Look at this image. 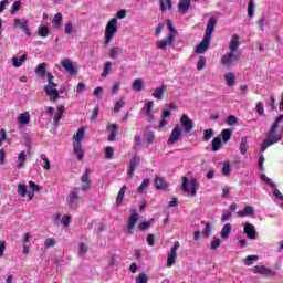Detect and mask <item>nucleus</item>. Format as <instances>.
<instances>
[{
    "label": "nucleus",
    "instance_id": "nucleus-1",
    "mask_svg": "<svg viewBox=\"0 0 283 283\" xmlns=\"http://www.w3.org/2000/svg\"><path fill=\"white\" fill-rule=\"evenodd\" d=\"M216 23H218V21L216 20V18L211 17L207 23L206 33L201 43L195 48V54H205V52L209 50V43H211V35L216 30Z\"/></svg>",
    "mask_w": 283,
    "mask_h": 283
},
{
    "label": "nucleus",
    "instance_id": "nucleus-2",
    "mask_svg": "<svg viewBox=\"0 0 283 283\" xmlns=\"http://www.w3.org/2000/svg\"><path fill=\"white\" fill-rule=\"evenodd\" d=\"M85 126H82L77 129L76 134L73 136V151L77 156V160L83 161L84 151H83V138H85Z\"/></svg>",
    "mask_w": 283,
    "mask_h": 283
},
{
    "label": "nucleus",
    "instance_id": "nucleus-3",
    "mask_svg": "<svg viewBox=\"0 0 283 283\" xmlns=\"http://www.w3.org/2000/svg\"><path fill=\"white\" fill-rule=\"evenodd\" d=\"M118 34V18H112L105 27L104 30V45L107 48L112 41H114V36Z\"/></svg>",
    "mask_w": 283,
    "mask_h": 283
},
{
    "label": "nucleus",
    "instance_id": "nucleus-4",
    "mask_svg": "<svg viewBox=\"0 0 283 283\" xmlns=\"http://www.w3.org/2000/svg\"><path fill=\"white\" fill-rule=\"evenodd\" d=\"M166 25L168 28L167 39L157 42V49L163 50V52H167L168 45H174V41H176V36L178 35V31H176V28H174L171 20H167Z\"/></svg>",
    "mask_w": 283,
    "mask_h": 283
},
{
    "label": "nucleus",
    "instance_id": "nucleus-5",
    "mask_svg": "<svg viewBox=\"0 0 283 283\" xmlns=\"http://www.w3.org/2000/svg\"><path fill=\"white\" fill-rule=\"evenodd\" d=\"M261 180H263V182H266V185H269L270 188L272 189V193H273L274 198H276V200H277L276 205L279 207H283V195L277 189V185H275V182H273V180L271 178H269L265 174L261 175Z\"/></svg>",
    "mask_w": 283,
    "mask_h": 283
},
{
    "label": "nucleus",
    "instance_id": "nucleus-6",
    "mask_svg": "<svg viewBox=\"0 0 283 283\" xmlns=\"http://www.w3.org/2000/svg\"><path fill=\"white\" fill-rule=\"evenodd\" d=\"M200 187V184L196 178L190 179V187H189V178L188 177H182V184H181V189L186 193H191V196H196L198 193V188Z\"/></svg>",
    "mask_w": 283,
    "mask_h": 283
},
{
    "label": "nucleus",
    "instance_id": "nucleus-7",
    "mask_svg": "<svg viewBox=\"0 0 283 283\" xmlns=\"http://www.w3.org/2000/svg\"><path fill=\"white\" fill-rule=\"evenodd\" d=\"M155 113H156V109H154V101H150V99L144 101V106L140 109L142 116H145L148 123H151L155 119L154 117Z\"/></svg>",
    "mask_w": 283,
    "mask_h": 283
},
{
    "label": "nucleus",
    "instance_id": "nucleus-8",
    "mask_svg": "<svg viewBox=\"0 0 283 283\" xmlns=\"http://www.w3.org/2000/svg\"><path fill=\"white\" fill-rule=\"evenodd\" d=\"M138 212L136 211V209L132 208L130 209V217L127 221V233L128 235H132L134 233V229H136V224L138 223Z\"/></svg>",
    "mask_w": 283,
    "mask_h": 283
},
{
    "label": "nucleus",
    "instance_id": "nucleus-9",
    "mask_svg": "<svg viewBox=\"0 0 283 283\" xmlns=\"http://www.w3.org/2000/svg\"><path fill=\"white\" fill-rule=\"evenodd\" d=\"M178 249H180V242L176 241L170 249L167 258V266L171 269L176 264V260L178 259Z\"/></svg>",
    "mask_w": 283,
    "mask_h": 283
},
{
    "label": "nucleus",
    "instance_id": "nucleus-10",
    "mask_svg": "<svg viewBox=\"0 0 283 283\" xmlns=\"http://www.w3.org/2000/svg\"><path fill=\"white\" fill-rule=\"evenodd\" d=\"M235 61H238V56L233 51H230L221 56L220 63L223 67H233Z\"/></svg>",
    "mask_w": 283,
    "mask_h": 283
},
{
    "label": "nucleus",
    "instance_id": "nucleus-11",
    "mask_svg": "<svg viewBox=\"0 0 283 283\" xmlns=\"http://www.w3.org/2000/svg\"><path fill=\"white\" fill-rule=\"evenodd\" d=\"M179 140H182V128L177 124L168 137L167 145H176Z\"/></svg>",
    "mask_w": 283,
    "mask_h": 283
},
{
    "label": "nucleus",
    "instance_id": "nucleus-12",
    "mask_svg": "<svg viewBox=\"0 0 283 283\" xmlns=\"http://www.w3.org/2000/svg\"><path fill=\"white\" fill-rule=\"evenodd\" d=\"M52 222L55 224V227H59L62 224V227L67 228L70 227V216L61 214V212H56L52 217Z\"/></svg>",
    "mask_w": 283,
    "mask_h": 283
},
{
    "label": "nucleus",
    "instance_id": "nucleus-13",
    "mask_svg": "<svg viewBox=\"0 0 283 283\" xmlns=\"http://www.w3.org/2000/svg\"><path fill=\"white\" fill-rule=\"evenodd\" d=\"M90 176H92V170L90 168H85V170L81 177L82 191H90V189H92V180L90 179Z\"/></svg>",
    "mask_w": 283,
    "mask_h": 283
},
{
    "label": "nucleus",
    "instance_id": "nucleus-14",
    "mask_svg": "<svg viewBox=\"0 0 283 283\" xmlns=\"http://www.w3.org/2000/svg\"><path fill=\"white\" fill-rule=\"evenodd\" d=\"M181 126L184 127V133L189 134L193 130V127H196V124L192 122L191 118H189V115L184 114L180 117Z\"/></svg>",
    "mask_w": 283,
    "mask_h": 283
},
{
    "label": "nucleus",
    "instance_id": "nucleus-15",
    "mask_svg": "<svg viewBox=\"0 0 283 283\" xmlns=\"http://www.w3.org/2000/svg\"><path fill=\"white\" fill-rule=\"evenodd\" d=\"M28 24L29 22L25 19L17 18L13 20V28H19L20 30H23L24 34H27V36H30L32 32H30Z\"/></svg>",
    "mask_w": 283,
    "mask_h": 283
},
{
    "label": "nucleus",
    "instance_id": "nucleus-16",
    "mask_svg": "<svg viewBox=\"0 0 283 283\" xmlns=\"http://www.w3.org/2000/svg\"><path fill=\"white\" fill-rule=\"evenodd\" d=\"M57 86H44V92L46 96H49L50 101L53 103H56L61 98V95L59 94Z\"/></svg>",
    "mask_w": 283,
    "mask_h": 283
},
{
    "label": "nucleus",
    "instance_id": "nucleus-17",
    "mask_svg": "<svg viewBox=\"0 0 283 283\" xmlns=\"http://www.w3.org/2000/svg\"><path fill=\"white\" fill-rule=\"evenodd\" d=\"M106 129L109 132V143H114L116 140V134H118V124H108Z\"/></svg>",
    "mask_w": 283,
    "mask_h": 283
},
{
    "label": "nucleus",
    "instance_id": "nucleus-18",
    "mask_svg": "<svg viewBox=\"0 0 283 283\" xmlns=\"http://www.w3.org/2000/svg\"><path fill=\"white\" fill-rule=\"evenodd\" d=\"M243 233H245L249 240H255V226L251 223H245L243 228Z\"/></svg>",
    "mask_w": 283,
    "mask_h": 283
},
{
    "label": "nucleus",
    "instance_id": "nucleus-19",
    "mask_svg": "<svg viewBox=\"0 0 283 283\" xmlns=\"http://www.w3.org/2000/svg\"><path fill=\"white\" fill-rule=\"evenodd\" d=\"M224 81L228 87H235L238 85V81L235 80V73L233 72L226 73Z\"/></svg>",
    "mask_w": 283,
    "mask_h": 283
},
{
    "label": "nucleus",
    "instance_id": "nucleus-20",
    "mask_svg": "<svg viewBox=\"0 0 283 283\" xmlns=\"http://www.w3.org/2000/svg\"><path fill=\"white\" fill-rule=\"evenodd\" d=\"M25 163H28V155L25 154V151H21L18 155V160L15 163L17 169H24L25 168Z\"/></svg>",
    "mask_w": 283,
    "mask_h": 283
},
{
    "label": "nucleus",
    "instance_id": "nucleus-21",
    "mask_svg": "<svg viewBox=\"0 0 283 283\" xmlns=\"http://www.w3.org/2000/svg\"><path fill=\"white\" fill-rule=\"evenodd\" d=\"M30 113L29 112H24V113H21L19 116H18V125L19 127H25V125H29L30 124Z\"/></svg>",
    "mask_w": 283,
    "mask_h": 283
},
{
    "label": "nucleus",
    "instance_id": "nucleus-22",
    "mask_svg": "<svg viewBox=\"0 0 283 283\" xmlns=\"http://www.w3.org/2000/svg\"><path fill=\"white\" fill-rule=\"evenodd\" d=\"M239 48H240V36L234 33L230 40L229 50L230 52L235 53V50H238Z\"/></svg>",
    "mask_w": 283,
    "mask_h": 283
},
{
    "label": "nucleus",
    "instance_id": "nucleus-23",
    "mask_svg": "<svg viewBox=\"0 0 283 283\" xmlns=\"http://www.w3.org/2000/svg\"><path fill=\"white\" fill-rule=\"evenodd\" d=\"M165 92H167V86L161 85V86L155 88V91L153 93V97L156 98L157 101H163V98L165 96Z\"/></svg>",
    "mask_w": 283,
    "mask_h": 283
},
{
    "label": "nucleus",
    "instance_id": "nucleus-24",
    "mask_svg": "<svg viewBox=\"0 0 283 283\" xmlns=\"http://www.w3.org/2000/svg\"><path fill=\"white\" fill-rule=\"evenodd\" d=\"M237 213L239 218H247V216H253L255 210L251 206H245L243 210H239Z\"/></svg>",
    "mask_w": 283,
    "mask_h": 283
},
{
    "label": "nucleus",
    "instance_id": "nucleus-25",
    "mask_svg": "<svg viewBox=\"0 0 283 283\" xmlns=\"http://www.w3.org/2000/svg\"><path fill=\"white\" fill-rule=\"evenodd\" d=\"M123 54V48L120 46H113L109 49L108 56L109 59H118V56H122Z\"/></svg>",
    "mask_w": 283,
    "mask_h": 283
},
{
    "label": "nucleus",
    "instance_id": "nucleus-26",
    "mask_svg": "<svg viewBox=\"0 0 283 283\" xmlns=\"http://www.w3.org/2000/svg\"><path fill=\"white\" fill-rule=\"evenodd\" d=\"M132 90H134V92H143L145 90V82H143L142 78L134 80Z\"/></svg>",
    "mask_w": 283,
    "mask_h": 283
},
{
    "label": "nucleus",
    "instance_id": "nucleus-27",
    "mask_svg": "<svg viewBox=\"0 0 283 283\" xmlns=\"http://www.w3.org/2000/svg\"><path fill=\"white\" fill-rule=\"evenodd\" d=\"M155 187H156V189H167L168 184L165 180V178H163V176H156L155 177Z\"/></svg>",
    "mask_w": 283,
    "mask_h": 283
},
{
    "label": "nucleus",
    "instance_id": "nucleus-28",
    "mask_svg": "<svg viewBox=\"0 0 283 283\" xmlns=\"http://www.w3.org/2000/svg\"><path fill=\"white\" fill-rule=\"evenodd\" d=\"M231 231H232L231 223H226L221 229L222 240H228L229 235H231Z\"/></svg>",
    "mask_w": 283,
    "mask_h": 283
},
{
    "label": "nucleus",
    "instance_id": "nucleus-29",
    "mask_svg": "<svg viewBox=\"0 0 283 283\" xmlns=\"http://www.w3.org/2000/svg\"><path fill=\"white\" fill-rule=\"evenodd\" d=\"M127 191V186H123L119 191H118V195H117V198H116V205L117 207H120V205H123V200L125 198V192Z\"/></svg>",
    "mask_w": 283,
    "mask_h": 283
},
{
    "label": "nucleus",
    "instance_id": "nucleus-30",
    "mask_svg": "<svg viewBox=\"0 0 283 283\" xmlns=\"http://www.w3.org/2000/svg\"><path fill=\"white\" fill-rule=\"evenodd\" d=\"M222 147V137L218 136L212 139V148L211 151H220Z\"/></svg>",
    "mask_w": 283,
    "mask_h": 283
},
{
    "label": "nucleus",
    "instance_id": "nucleus-31",
    "mask_svg": "<svg viewBox=\"0 0 283 283\" xmlns=\"http://www.w3.org/2000/svg\"><path fill=\"white\" fill-rule=\"evenodd\" d=\"M63 114H65V107L57 106V113L53 118V125H59V122L63 118Z\"/></svg>",
    "mask_w": 283,
    "mask_h": 283
},
{
    "label": "nucleus",
    "instance_id": "nucleus-32",
    "mask_svg": "<svg viewBox=\"0 0 283 283\" xmlns=\"http://www.w3.org/2000/svg\"><path fill=\"white\" fill-rule=\"evenodd\" d=\"M90 250V248H87V244L85 243H80L78 244V249H77V255L78 258H83L85 259V256L87 255V251Z\"/></svg>",
    "mask_w": 283,
    "mask_h": 283
},
{
    "label": "nucleus",
    "instance_id": "nucleus-33",
    "mask_svg": "<svg viewBox=\"0 0 283 283\" xmlns=\"http://www.w3.org/2000/svg\"><path fill=\"white\" fill-rule=\"evenodd\" d=\"M190 6H191V0H180L179 1V10L184 13L189 11Z\"/></svg>",
    "mask_w": 283,
    "mask_h": 283
},
{
    "label": "nucleus",
    "instance_id": "nucleus-34",
    "mask_svg": "<svg viewBox=\"0 0 283 283\" xmlns=\"http://www.w3.org/2000/svg\"><path fill=\"white\" fill-rule=\"evenodd\" d=\"M231 136H233V132H231L229 128H226L221 132L223 143H229V140H231Z\"/></svg>",
    "mask_w": 283,
    "mask_h": 283
},
{
    "label": "nucleus",
    "instance_id": "nucleus-35",
    "mask_svg": "<svg viewBox=\"0 0 283 283\" xmlns=\"http://www.w3.org/2000/svg\"><path fill=\"white\" fill-rule=\"evenodd\" d=\"M159 6L161 12H167V10H171V0H160Z\"/></svg>",
    "mask_w": 283,
    "mask_h": 283
},
{
    "label": "nucleus",
    "instance_id": "nucleus-36",
    "mask_svg": "<svg viewBox=\"0 0 283 283\" xmlns=\"http://www.w3.org/2000/svg\"><path fill=\"white\" fill-rule=\"evenodd\" d=\"M149 185H151V180H149V178L144 179L140 186L138 187V193H145V189H148Z\"/></svg>",
    "mask_w": 283,
    "mask_h": 283
},
{
    "label": "nucleus",
    "instance_id": "nucleus-37",
    "mask_svg": "<svg viewBox=\"0 0 283 283\" xmlns=\"http://www.w3.org/2000/svg\"><path fill=\"white\" fill-rule=\"evenodd\" d=\"M27 59H28L27 55H21L20 57H13V62H12L13 67H21V65H23Z\"/></svg>",
    "mask_w": 283,
    "mask_h": 283
},
{
    "label": "nucleus",
    "instance_id": "nucleus-38",
    "mask_svg": "<svg viewBox=\"0 0 283 283\" xmlns=\"http://www.w3.org/2000/svg\"><path fill=\"white\" fill-rule=\"evenodd\" d=\"M38 34L39 36H42V39H45L50 35V29L45 25L39 27Z\"/></svg>",
    "mask_w": 283,
    "mask_h": 283
},
{
    "label": "nucleus",
    "instance_id": "nucleus-39",
    "mask_svg": "<svg viewBox=\"0 0 283 283\" xmlns=\"http://www.w3.org/2000/svg\"><path fill=\"white\" fill-rule=\"evenodd\" d=\"M61 65L62 67H64V70H66V72H69L70 74H72V61L69 59H63L61 61Z\"/></svg>",
    "mask_w": 283,
    "mask_h": 283
},
{
    "label": "nucleus",
    "instance_id": "nucleus-40",
    "mask_svg": "<svg viewBox=\"0 0 283 283\" xmlns=\"http://www.w3.org/2000/svg\"><path fill=\"white\" fill-rule=\"evenodd\" d=\"M18 196L25 198L28 196V188L23 184H18Z\"/></svg>",
    "mask_w": 283,
    "mask_h": 283
},
{
    "label": "nucleus",
    "instance_id": "nucleus-41",
    "mask_svg": "<svg viewBox=\"0 0 283 283\" xmlns=\"http://www.w3.org/2000/svg\"><path fill=\"white\" fill-rule=\"evenodd\" d=\"M45 67H48L46 63H41L36 66L35 73L38 74V76H45Z\"/></svg>",
    "mask_w": 283,
    "mask_h": 283
},
{
    "label": "nucleus",
    "instance_id": "nucleus-42",
    "mask_svg": "<svg viewBox=\"0 0 283 283\" xmlns=\"http://www.w3.org/2000/svg\"><path fill=\"white\" fill-rule=\"evenodd\" d=\"M111 72H112V63L109 61H106L104 63V69L102 72L103 78H105Z\"/></svg>",
    "mask_w": 283,
    "mask_h": 283
},
{
    "label": "nucleus",
    "instance_id": "nucleus-43",
    "mask_svg": "<svg viewBox=\"0 0 283 283\" xmlns=\"http://www.w3.org/2000/svg\"><path fill=\"white\" fill-rule=\"evenodd\" d=\"M248 144H249V140L247 139V137H242L240 143V153L242 154V156L247 154Z\"/></svg>",
    "mask_w": 283,
    "mask_h": 283
},
{
    "label": "nucleus",
    "instance_id": "nucleus-44",
    "mask_svg": "<svg viewBox=\"0 0 283 283\" xmlns=\"http://www.w3.org/2000/svg\"><path fill=\"white\" fill-rule=\"evenodd\" d=\"M253 273L259 275H264L266 272V266L264 265H255L252 268Z\"/></svg>",
    "mask_w": 283,
    "mask_h": 283
},
{
    "label": "nucleus",
    "instance_id": "nucleus-45",
    "mask_svg": "<svg viewBox=\"0 0 283 283\" xmlns=\"http://www.w3.org/2000/svg\"><path fill=\"white\" fill-rule=\"evenodd\" d=\"M253 262H258V255H248L243 261L245 266H251Z\"/></svg>",
    "mask_w": 283,
    "mask_h": 283
},
{
    "label": "nucleus",
    "instance_id": "nucleus-46",
    "mask_svg": "<svg viewBox=\"0 0 283 283\" xmlns=\"http://www.w3.org/2000/svg\"><path fill=\"white\" fill-rule=\"evenodd\" d=\"M151 224H154V219H151L150 221L140 222L138 229L139 231H147V229H149Z\"/></svg>",
    "mask_w": 283,
    "mask_h": 283
},
{
    "label": "nucleus",
    "instance_id": "nucleus-47",
    "mask_svg": "<svg viewBox=\"0 0 283 283\" xmlns=\"http://www.w3.org/2000/svg\"><path fill=\"white\" fill-rule=\"evenodd\" d=\"M222 175L223 176H230L231 175V164L229 161H226L223 164Z\"/></svg>",
    "mask_w": 283,
    "mask_h": 283
},
{
    "label": "nucleus",
    "instance_id": "nucleus-48",
    "mask_svg": "<svg viewBox=\"0 0 283 283\" xmlns=\"http://www.w3.org/2000/svg\"><path fill=\"white\" fill-rule=\"evenodd\" d=\"M206 65H207V59L205 56H199V60L197 62V70H205Z\"/></svg>",
    "mask_w": 283,
    "mask_h": 283
},
{
    "label": "nucleus",
    "instance_id": "nucleus-49",
    "mask_svg": "<svg viewBox=\"0 0 283 283\" xmlns=\"http://www.w3.org/2000/svg\"><path fill=\"white\" fill-rule=\"evenodd\" d=\"M220 244H222V240H220L219 238H213L212 242L210 243V248L212 251H216V249H218Z\"/></svg>",
    "mask_w": 283,
    "mask_h": 283
},
{
    "label": "nucleus",
    "instance_id": "nucleus-50",
    "mask_svg": "<svg viewBox=\"0 0 283 283\" xmlns=\"http://www.w3.org/2000/svg\"><path fill=\"white\" fill-rule=\"evenodd\" d=\"M254 10H255V3L253 2V0H250L248 3V17H250V19L253 17Z\"/></svg>",
    "mask_w": 283,
    "mask_h": 283
},
{
    "label": "nucleus",
    "instance_id": "nucleus-51",
    "mask_svg": "<svg viewBox=\"0 0 283 283\" xmlns=\"http://www.w3.org/2000/svg\"><path fill=\"white\" fill-rule=\"evenodd\" d=\"M56 245V241L53 239V238H48L45 241H44V247L45 249H52L53 247Z\"/></svg>",
    "mask_w": 283,
    "mask_h": 283
},
{
    "label": "nucleus",
    "instance_id": "nucleus-52",
    "mask_svg": "<svg viewBox=\"0 0 283 283\" xmlns=\"http://www.w3.org/2000/svg\"><path fill=\"white\" fill-rule=\"evenodd\" d=\"M147 282H149V277L145 273H142L136 277V283H147Z\"/></svg>",
    "mask_w": 283,
    "mask_h": 283
},
{
    "label": "nucleus",
    "instance_id": "nucleus-53",
    "mask_svg": "<svg viewBox=\"0 0 283 283\" xmlns=\"http://www.w3.org/2000/svg\"><path fill=\"white\" fill-rule=\"evenodd\" d=\"M62 22H63V15L61 13H56L52 21L53 25L59 27L61 25Z\"/></svg>",
    "mask_w": 283,
    "mask_h": 283
},
{
    "label": "nucleus",
    "instance_id": "nucleus-54",
    "mask_svg": "<svg viewBox=\"0 0 283 283\" xmlns=\"http://www.w3.org/2000/svg\"><path fill=\"white\" fill-rule=\"evenodd\" d=\"M213 138V129L209 128L203 132V139L206 142L211 140Z\"/></svg>",
    "mask_w": 283,
    "mask_h": 283
},
{
    "label": "nucleus",
    "instance_id": "nucleus-55",
    "mask_svg": "<svg viewBox=\"0 0 283 283\" xmlns=\"http://www.w3.org/2000/svg\"><path fill=\"white\" fill-rule=\"evenodd\" d=\"M268 106L270 107L271 112H275L277 109V107L275 106V97H269Z\"/></svg>",
    "mask_w": 283,
    "mask_h": 283
},
{
    "label": "nucleus",
    "instance_id": "nucleus-56",
    "mask_svg": "<svg viewBox=\"0 0 283 283\" xmlns=\"http://www.w3.org/2000/svg\"><path fill=\"white\" fill-rule=\"evenodd\" d=\"M255 111L258 112L259 116H263L264 114V104L262 102H258L255 106Z\"/></svg>",
    "mask_w": 283,
    "mask_h": 283
},
{
    "label": "nucleus",
    "instance_id": "nucleus-57",
    "mask_svg": "<svg viewBox=\"0 0 283 283\" xmlns=\"http://www.w3.org/2000/svg\"><path fill=\"white\" fill-rule=\"evenodd\" d=\"M123 107H125V101L119 99L115 103L114 112H120V109H123Z\"/></svg>",
    "mask_w": 283,
    "mask_h": 283
},
{
    "label": "nucleus",
    "instance_id": "nucleus-58",
    "mask_svg": "<svg viewBox=\"0 0 283 283\" xmlns=\"http://www.w3.org/2000/svg\"><path fill=\"white\" fill-rule=\"evenodd\" d=\"M40 158L41 160L44 161L43 169H45L46 171H50V159H48V156L41 155Z\"/></svg>",
    "mask_w": 283,
    "mask_h": 283
},
{
    "label": "nucleus",
    "instance_id": "nucleus-59",
    "mask_svg": "<svg viewBox=\"0 0 283 283\" xmlns=\"http://www.w3.org/2000/svg\"><path fill=\"white\" fill-rule=\"evenodd\" d=\"M21 8V2L17 1L11 6L10 13L14 14L15 12H19V9Z\"/></svg>",
    "mask_w": 283,
    "mask_h": 283
},
{
    "label": "nucleus",
    "instance_id": "nucleus-60",
    "mask_svg": "<svg viewBox=\"0 0 283 283\" xmlns=\"http://www.w3.org/2000/svg\"><path fill=\"white\" fill-rule=\"evenodd\" d=\"M29 187L35 193H39V191H41V187L39 185L34 184V181H29Z\"/></svg>",
    "mask_w": 283,
    "mask_h": 283
},
{
    "label": "nucleus",
    "instance_id": "nucleus-61",
    "mask_svg": "<svg viewBox=\"0 0 283 283\" xmlns=\"http://www.w3.org/2000/svg\"><path fill=\"white\" fill-rule=\"evenodd\" d=\"M105 156H106V158H107L108 160L112 159L113 156H114V148H112V147H106V148H105Z\"/></svg>",
    "mask_w": 283,
    "mask_h": 283
},
{
    "label": "nucleus",
    "instance_id": "nucleus-62",
    "mask_svg": "<svg viewBox=\"0 0 283 283\" xmlns=\"http://www.w3.org/2000/svg\"><path fill=\"white\" fill-rule=\"evenodd\" d=\"M202 233H203V235H206V238L211 237V223H209V222L206 223V228Z\"/></svg>",
    "mask_w": 283,
    "mask_h": 283
},
{
    "label": "nucleus",
    "instance_id": "nucleus-63",
    "mask_svg": "<svg viewBox=\"0 0 283 283\" xmlns=\"http://www.w3.org/2000/svg\"><path fill=\"white\" fill-rule=\"evenodd\" d=\"M231 216H233L231 212L224 211V212L222 213V216H221V221H222V222H227L228 220L231 219Z\"/></svg>",
    "mask_w": 283,
    "mask_h": 283
},
{
    "label": "nucleus",
    "instance_id": "nucleus-64",
    "mask_svg": "<svg viewBox=\"0 0 283 283\" xmlns=\"http://www.w3.org/2000/svg\"><path fill=\"white\" fill-rule=\"evenodd\" d=\"M227 123H228V125L233 126V125H235V123H238V118L233 115H230L227 118Z\"/></svg>",
    "mask_w": 283,
    "mask_h": 283
}]
</instances>
